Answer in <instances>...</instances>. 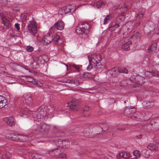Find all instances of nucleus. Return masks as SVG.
Segmentation results:
<instances>
[{
  "label": "nucleus",
  "instance_id": "nucleus-1",
  "mask_svg": "<svg viewBox=\"0 0 159 159\" xmlns=\"http://www.w3.org/2000/svg\"><path fill=\"white\" fill-rule=\"evenodd\" d=\"M89 64L87 67L88 70H91L93 65L95 67L98 68H102L105 67V66L102 65L100 61L102 60V57L99 54H94L90 56H88Z\"/></svg>",
  "mask_w": 159,
  "mask_h": 159
},
{
  "label": "nucleus",
  "instance_id": "nucleus-2",
  "mask_svg": "<svg viewBox=\"0 0 159 159\" xmlns=\"http://www.w3.org/2000/svg\"><path fill=\"white\" fill-rule=\"evenodd\" d=\"M28 112L24 111L20 115L21 116L24 117H28L29 116L30 117L32 116V117L35 118L37 119H41L44 117H45L47 115L46 112L44 109L42 107H39L38 108L37 111H30L29 114V115L27 116L26 115H28Z\"/></svg>",
  "mask_w": 159,
  "mask_h": 159
},
{
  "label": "nucleus",
  "instance_id": "nucleus-3",
  "mask_svg": "<svg viewBox=\"0 0 159 159\" xmlns=\"http://www.w3.org/2000/svg\"><path fill=\"white\" fill-rule=\"evenodd\" d=\"M89 25L87 22H82L79 24L76 28V32L80 35L84 34H87L89 32Z\"/></svg>",
  "mask_w": 159,
  "mask_h": 159
},
{
  "label": "nucleus",
  "instance_id": "nucleus-4",
  "mask_svg": "<svg viewBox=\"0 0 159 159\" xmlns=\"http://www.w3.org/2000/svg\"><path fill=\"white\" fill-rule=\"evenodd\" d=\"M49 128V126L45 124H40L34 125L32 129L34 133L38 134L40 133L48 132Z\"/></svg>",
  "mask_w": 159,
  "mask_h": 159
},
{
  "label": "nucleus",
  "instance_id": "nucleus-5",
  "mask_svg": "<svg viewBox=\"0 0 159 159\" xmlns=\"http://www.w3.org/2000/svg\"><path fill=\"white\" fill-rule=\"evenodd\" d=\"M131 24V21H128L126 24L125 26H122L121 30H120L119 29L118 31H121V32H122V34L126 36L131 31L132 29Z\"/></svg>",
  "mask_w": 159,
  "mask_h": 159
},
{
  "label": "nucleus",
  "instance_id": "nucleus-6",
  "mask_svg": "<svg viewBox=\"0 0 159 159\" xmlns=\"http://www.w3.org/2000/svg\"><path fill=\"white\" fill-rule=\"evenodd\" d=\"M0 16L2 23L4 25L2 27V29L3 30H7L8 29L11 25L10 23L9 20L7 19L5 15L3 13H0Z\"/></svg>",
  "mask_w": 159,
  "mask_h": 159
},
{
  "label": "nucleus",
  "instance_id": "nucleus-7",
  "mask_svg": "<svg viewBox=\"0 0 159 159\" xmlns=\"http://www.w3.org/2000/svg\"><path fill=\"white\" fill-rule=\"evenodd\" d=\"M7 136V135L5 136L0 135V139H4L5 138H7L9 139H11L12 140L15 141H19L20 138V134H12V135L9 134Z\"/></svg>",
  "mask_w": 159,
  "mask_h": 159
},
{
  "label": "nucleus",
  "instance_id": "nucleus-8",
  "mask_svg": "<svg viewBox=\"0 0 159 159\" xmlns=\"http://www.w3.org/2000/svg\"><path fill=\"white\" fill-rule=\"evenodd\" d=\"M28 29L32 34L36 33L37 32L36 24L35 22L30 21L27 26Z\"/></svg>",
  "mask_w": 159,
  "mask_h": 159
},
{
  "label": "nucleus",
  "instance_id": "nucleus-9",
  "mask_svg": "<svg viewBox=\"0 0 159 159\" xmlns=\"http://www.w3.org/2000/svg\"><path fill=\"white\" fill-rule=\"evenodd\" d=\"M64 22L61 20H59L55 23L51 28L50 30H52L56 28L57 30H61L64 29Z\"/></svg>",
  "mask_w": 159,
  "mask_h": 159
},
{
  "label": "nucleus",
  "instance_id": "nucleus-10",
  "mask_svg": "<svg viewBox=\"0 0 159 159\" xmlns=\"http://www.w3.org/2000/svg\"><path fill=\"white\" fill-rule=\"evenodd\" d=\"M78 101L77 100L74 99L71 101L68 102V106L73 111H77L79 109V107L78 106Z\"/></svg>",
  "mask_w": 159,
  "mask_h": 159
},
{
  "label": "nucleus",
  "instance_id": "nucleus-11",
  "mask_svg": "<svg viewBox=\"0 0 159 159\" xmlns=\"http://www.w3.org/2000/svg\"><path fill=\"white\" fill-rule=\"evenodd\" d=\"M136 111L135 108L134 107H126L124 109V114L126 116H129Z\"/></svg>",
  "mask_w": 159,
  "mask_h": 159
},
{
  "label": "nucleus",
  "instance_id": "nucleus-12",
  "mask_svg": "<svg viewBox=\"0 0 159 159\" xmlns=\"http://www.w3.org/2000/svg\"><path fill=\"white\" fill-rule=\"evenodd\" d=\"M3 120L9 126H12L15 125L14 118L12 116L5 117Z\"/></svg>",
  "mask_w": 159,
  "mask_h": 159
},
{
  "label": "nucleus",
  "instance_id": "nucleus-13",
  "mask_svg": "<svg viewBox=\"0 0 159 159\" xmlns=\"http://www.w3.org/2000/svg\"><path fill=\"white\" fill-rule=\"evenodd\" d=\"M53 40V36H51L50 34L48 33L43 38V43L44 44L50 43Z\"/></svg>",
  "mask_w": 159,
  "mask_h": 159
},
{
  "label": "nucleus",
  "instance_id": "nucleus-14",
  "mask_svg": "<svg viewBox=\"0 0 159 159\" xmlns=\"http://www.w3.org/2000/svg\"><path fill=\"white\" fill-rule=\"evenodd\" d=\"M64 11L66 14L69 12H74L75 10V6L74 5H70L64 7Z\"/></svg>",
  "mask_w": 159,
  "mask_h": 159
},
{
  "label": "nucleus",
  "instance_id": "nucleus-15",
  "mask_svg": "<svg viewBox=\"0 0 159 159\" xmlns=\"http://www.w3.org/2000/svg\"><path fill=\"white\" fill-rule=\"evenodd\" d=\"M32 99L30 95H26L24 97L22 101L24 103L30 106L31 105L32 103Z\"/></svg>",
  "mask_w": 159,
  "mask_h": 159
},
{
  "label": "nucleus",
  "instance_id": "nucleus-16",
  "mask_svg": "<svg viewBox=\"0 0 159 159\" xmlns=\"http://www.w3.org/2000/svg\"><path fill=\"white\" fill-rule=\"evenodd\" d=\"M41 63L38 57L33 59V61L31 64V66L34 69H36L39 67V65Z\"/></svg>",
  "mask_w": 159,
  "mask_h": 159
},
{
  "label": "nucleus",
  "instance_id": "nucleus-17",
  "mask_svg": "<svg viewBox=\"0 0 159 159\" xmlns=\"http://www.w3.org/2000/svg\"><path fill=\"white\" fill-rule=\"evenodd\" d=\"M121 15L122 16H123V18H119L117 19L116 21L115 24L113 26L110 27L109 28V29L111 31H115L116 30V29L118 28L119 27V23L117 22V20H121V19H124L125 18V16L121 14Z\"/></svg>",
  "mask_w": 159,
  "mask_h": 159
},
{
  "label": "nucleus",
  "instance_id": "nucleus-18",
  "mask_svg": "<svg viewBox=\"0 0 159 159\" xmlns=\"http://www.w3.org/2000/svg\"><path fill=\"white\" fill-rule=\"evenodd\" d=\"M7 104V100L3 97L0 96V109L3 108Z\"/></svg>",
  "mask_w": 159,
  "mask_h": 159
},
{
  "label": "nucleus",
  "instance_id": "nucleus-19",
  "mask_svg": "<svg viewBox=\"0 0 159 159\" xmlns=\"http://www.w3.org/2000/svg\"><path fill=\"white\" fill-rule=\"evenodd\" d=\"M53 143V144L57 146L56 148H58V150H59L58 148L61 147V145H62V140L60 139H58L52 141Z\"/></svg>",
  "mask_w": 159,
  "mask_h": 159
},
{
  "label": "nucleus",
  "instance_id": "nucleus-20",
  "mask_svg": "<svg viewBox=\"0 0 159 159\" xmlns=\"http://www.w3.org/2000/svg\"><path fill=\"white\" fill-rule=\"evenodd\" d=\"M38 57V60H39L41 63H44L48 60L47 56L45 55L40 56Z\"/></svg>",
  "mask_w": 159,
  "mask_h": 159
},
{
  "label": "nucleus",
  "instance_id": "nucleus-21",
  "mask_svg": "<svg viewBox=\"0 0 159 159\" xmlns=\"http://www.w3.org/2000/svg\"><path fill=\"white\" fill-rule=\"evenodd\" d=\"M97 125L100 126L104 131L107 130L108 128L107 124L104 122H101L98 123Z\"/></svg>",
  "mask_w": 159,
  "mask_h": 159
},
{
  "label": "nucleus",
  "instance_id": "nucleus-22",
  "mask_svg": "<svg viewBox=\"0 0 159 159\" xmlns=\"http://www.w3.org/2000/svg\"><path fill=\"white\" fill-rule=\"evenodd\" d=\"M141 36V34L139 32H137L131 37V38L136 42L140 41Z\"/></svg>",
  "mask_w": 159,
  "mask_h": 159
},
{
  "label": "nucleus",
  "instance_id": "nucleus-23",
  "mask_svg": "<svg viewBox=\"0 0 159 159\" xmlns=\"http://www.w3.org/2000/svg\"><path fill=\"white\" fill-rule=\"evenodd\" d=\"M145 75L147 77H151L153 76L158 75V73L154 71H146L145 72Z\"/></svg>",
  "mask_w": 159,
  "mask_h": 159
},
{
  "label": "nucleus",
  "instance_id": "nucleus-24",
  "mask_svg": "<svg viewBox=\"0 0 159 159\" xmlns=\"http://www.w3.org/2000/svg\"><path fill=\"white\" fill-rule=\"evenodd\" d=\"M118 70H117V68H113L109 71L111 75L113 77L116 76L118 75Z\"/></svg>",
  "mask_w": 159,
  "mask_h": 159
},
{
  "label": "nucleus",
  "instance_id": "nucleus-25",
  "mask_svg": "<svg viewBox=\"0 0 159 159\" xmlns=\"http://www.w3.org/2000/svg\"><path fill=\"white\" fill-rule=\"evenodd\" d=\"M119 156L120 157L128 158L130 157V154L129 152H122L119 154Z\"/></svg>",
  "mask_w": 159,
  "mask_h": 159
},
{
  "label": "nucleus",
  "instance_id": "nucleus-26",
  "mask_svg": "<svg viewBox=\"0 0 159 159\" xmlns=\"http://www.w3.org/2000/svg\"><path fill=\"white\" fill-rule=\"evenodd\" d=\"M81 78L83 80L88 79L92 77L91 74L90 73H83L81 76Z\"/></svg>",
  "mask_w": 159,
  "mask_h": 159
},
{
  "label": "nucleus",
  "instance_id": "nucleus-27",
  "mask_svg": "<svg viewBox=\"0 0 159 159\" xmlns=\"http://www.w3.org/2000/svg\"><path fill=\"white\" fill-rule=\"evenodd\" d=\"M132 44L131 41H129L127 43H124L122 46V48L125 51H128L130 49L129 45Z\"/></svg>",
  "mask_w": 159,
  "mask_h": 159
},
{
  "label": "nucleus",
  "instance_id": "nucleus-28",
  "mask_svg": "<svg viewBox=\"0 0 159 159\" xmlns=\"http://www.w3.org/2000/svg\"><path fill=\"white\" fill-rule=\"evenodd\" d=\"M57 150H58L57 148H55L52 150L49 151V154L51 156H53L54 155H57L58 154L59 152H57L58 151H57Z\"/></svg>",
  "mask_w": 159,
  "mask_h": 159
},
{
  "label": "nucleus",
  "instance_id": "nucleus-29",
  "mask_svg": "<svg viewBox=\"0 0 159 159\" xmlns=\"http://www.w3.org/2000/svg\"><path fill=\"white\" fill-rule=\"evenodd\" d=\"M112 18V16L111 14L106 16L104 19L103 24L105 25L108 24Z\"/></svg>",
  "mask_w": 159,
  "mask_h": 159
},
{
  "label": "nucleus",
  "instance_id": "nucleus-30",
  "mask_svg": "<svg viewBox=\"0 0 159 159\" xmlns=\"http://www.w3.org/2000/svg\"><path fill=\"white\" fill-rule=\"evenodd\" d=\"M157 45V44L154 43L152 44L149 46V48L148 49V52H150L151 51H153L156 49Z\"/></svg>",
  "mask_w": 159,
  "mask_h": 159
},
{
  "label": "nucleus",
  "instance_id": "nucleus-31",
  "mask_svg": "<svg viewBox=\"0 0 159 159\" xmlns=\"http://www.w3.org/2000/svg\"><path fill=\"white\" fill-rule=\"evenodd\" d=\"M70 147V142L67 140H62V145L61 147L64 148H67Z\"/></svg>",
  "mask_w": 159,
  "mask_h": 159
},
{
  "label": "nucleus",
  "instance_id": "nucleus-32",
  "mask_svg": "<svg viewBox=\"0 0 159 159\" xmlns=\"http://www.w3.org/2000/svg\"><path fill=\"white\" fill-rule=\"evenodd\" d=\"M143 11L139 12L136 16V20H140L143 19Z\"/></svg>",
  "mask_w": 159,
  "mask_h": 159
},
{
  "label": "nucleus",
  "instance_id": "nucleus-33",
  "mask_svg": "<svg viewBox=\"0 0 159 159\" xmlns=\"http://www.w3.org/2000/svg\"><path fill=\"white\" fill-rule=\"evenodd\" d=\"M158 143H156L154 144L151 143L148 146V148L151 150H155V149H157V148H156V146H157Z\"/></svg>",
  "mask_w": 159,
  "mask_h": 159
},
{
  "label": "nucleus",
  "instance_id": "nucleus-34",
  "mask_svg": "<svg viewBox=\"0 0 159 159\" xmlns=\"http://www.w3.org/2000/svg\"><path fill=\"white\" fill-rule=\"evenodd\" d=\"M19 141L21 142H25L28 141V138L26 135L20 134Z\"/></svg>",
  "mask_w": 159,
  "mask_h": 159
},
{
  "label": "nucleus",
  "instance_id": "nucleus-35",
  "mask_svg": "<svg viewBox=\"0 0 159 159\" xmlns=\"http://www.w3.org/2000/svg\"><path fill=\"white\" fill-rule=\"evenodd\" d=\"M146 107L147 109L152 107L154 105V103L153 101H148L146 102Z\"/></svg>",
  "mask_w": 159,
  "mask_h": 159
},
{
  "label": "nucleus",
  "instance_id": "nucleus-36",
  "mask_svg": "<svg viewBox=\"0 0 159 159\" xmlns=\"http://www.w3.org/2000/svg\"><path fill=\"white\" fill-rule=\"evenodd\" d=\"M142 153L143 156L145 158H148L149 156V152L147 149H143L142 151Z\"/></svg>",
  "mask_w": 159,
  "mask_h": 159
},
{
  "label": "nucleus",
  "instance_id": "nucleus-37",
  "mask_svg": "<svg viewBox=\"0 0 159 159\" xmlns=\"http://www.w3.org/2000/svg\"><path fill=\"white\" fill-rule=\"evenodd\" d=\"M104 2L103 0H100L99 1L95 3L94 5V6L95 7L98 8L101 7Z\"/></svg>",
  "mask_w": 159,
  "mask_h": 159
},
{
  "label": "nucleus",
  "instance_id": "nucleus-38",
  "mask_svg": "<svg viewBox=\"0 0 159 159\" xmlns=\"http://www.w3.org/2000/svg\"><path fill=\"white\" fill-rule=\"evenodd\" d=\"M70 66L71 67H74L75 69L77 70L78 71H80L82 66L79 65H76L74 64H69Z\"/></svg>",
  "mask_w": 159,
  "mask_h": 159
},
{
  "label": "nucleus",
  "instance_id": "nucleus-39",
  "mask_svg": "<svg viewBox=\"0 0 159 159\" xmlns=\"http://www.w3.org/2000/svg\"><path fill=\"white\" fill-rule=\"evenodd\" d=\"M59 36L58 35H54L53 36V40L54 43H57V41L59 39Z\"/></svg>",
  "mask_w": 159,
  "mask_h": 159
},
{
  "label": "nucleus",
  "instance_id": "nucleus-40",
  "mask_svg": "<svg viewBox=\"0 0 159 159\" xmlns=\"http://www.w3.org/2000/svg\"><path fill=\"white\" fill-rule=\"evenodd\" d=\"M128 81L126 80H124L120 82V85L122 87L126 86L127 84Z\"/></svg>",
  "mask_w": 159,
  "mask_h": 159
},
{
  "label": "nucleus",
  "instance_id": "nucleus-41",
  "mask_svg": "<svg viewBox=\"0 0 159 159\" xmlns=\"http://www.w3.org/2000/svg\"><path fill=\"white\" fill-rule=\"evenodd\" d=\"M118 71L120 73H128L127 70L125 68L122 67L119 68Z\"/></svg>",
  "mask_w": 159,
  "mask_h": 159
},
{
  "label": "nucleus",
  "instance_id": "nucleus-42",
  "mask_svg": "<svg viewBox=\"0 0 159 159\" xmlns=\"http://www.w3.org/2000/svg\"><path fill=\"white\" fill-rule=\"evenodd\" d=\"M133 154L134 156H136L137 157H140L141 154V152L139 151L135 150L134 151Z\"/></svg>",
  "mask_w": 159,
  "mask_h": 159
},
{
  "label": "nucleus",
  "instance_id": "nucleus-43",
  "mask_svg": "<svg viewBox=\"0 0 159 159\" xmlns=\"http://www.w3.org/2000/svg\"><path fill=\"white\" fill-rule=\"evenodd\" d=\"M89 107L87 106H85L83 109L82 111L84 113V116H87L88 115V114H86V112L89 111Z\"/></svg>",
  "mask_w": 159,
  "mask_h": 159
},
{
  "label": "nucleus",
  "instance_id": "nucleus-44",
  "mask_svg": "<svg viewBox=\"0 0 159 159\" xmlns=\"http://www.w3.org/2000/svg\"><path fill=\"white\" fill-rule=\"evenodd\" d=\"M37 154H33L32 155V157L33 159H40L41 158Z\"/></svg>",
  "mask_w": 159,
  "mask_h": 159
},
{
  "label": "nucleus",
  "instance_id": "nucleus-45",
  "mask_svg": "<svg viewBox=\"0 0 159 159\" xmlns=\"http://www.w3.org/2000/svg\"><path fill=\"white\" fill-rule=\"evenodd\" d=\"M64 7H63L61 8L59 11L58 13L59 14H61V15H63V14H66L65 13V12L64 11Z\"/></svg>",
  "mask_w": 159,
  "mask_h": 159
},
{
  "label": "nucleus",
  "instance_id": "nucleus-46",
  "mask_svg": "<svg viewBox=\"0 0 159 159\" xmlns=\"http://www.w3.org/2000/svg\"><path fill=\"white\" fill-rule=\"evenodd\" d=\"M26 50L28 52H31L33 50V48L32 46H28L26 47Z\"/></svg>",
  "mask_w": 159,
  "mask_h": 159
},
{
  "label": "nucleus",
  "instance_id": "nucleus-47",
  "mask_svg": "<svg viewBox=\"0 0 159 159\" xmlns=\"http://www.w3.org/2000/svg\"><path fill=\"white\" fill-rule=\"evenodd\" d=\"M7 0H0V5H5L7 4Z\"/></svg>",
  "mask_w": 159,
  "mask_h": 159
},
{
  "label": "nucleus",
  "instance_id": "nucleus-48",
  "mask_svg": "<svg viewBox=\"0 0 159 159\" xmlns=\"http://www.w3.org/2000/svg\"><path fill=\"white\" fill-rule=\"evenodd\" d=\"M26 80L28 82H32L33 80V78L31 77H27Z\"/></svg>",
  "mask_w": 159,
  "mask_h": 159
},
{
  "label": "nucleus",
  "instance_id": "nucleus-49",
  "mask_svg": "<svg viewBox=\"0 0 159 159\" xmlns=\"http://www.w3.org/2000/svg\"><path fill=\"white\" fill-rule=\"evenodd\" d=\"M143 116L142 115L141 113H139L137 114V116H136V117L139 119H142L143 118Z\"/></svg>",
  "mask_w": 159,
  "mask_h": 159
},
{
  "label": "nucleus",
  "instance_id": "nucleus-50",
  "mask_svg": "<svg viewBox=\"0 0 159 159\" xmlns=\"http://www.w3.org/2000/svg\"><path fill=\"white\" fill-rule=\"evenodd\" d=\"M75 84L76 85H78L80 84V82L78 80H73V84Z\"/></svg>",
  "mask_w": 159,
  "mask_h": 159
},
{
  "label": "nucleus",
  "instance_id": "nucleus-51",
  "mask_svg": "<svg viewBox=\"0 0 159 159\" xmlns=\"http://www.w3.org/2000/svg\"><path fill=\"white\" fill-rule=\"evenodd\" d=\"M136 79H137L138 80H143V79H144V78L142 76H137L135 78ZM140 81L138 80V82H139Z\"/></svg>",
  "mask_w": 159,
  "mask_h": 159
},
{
  "label": "nucleus",
  "instance_id": "nucleus-52",
  "mask_svg": "<svg viewBox=\"0 0 159 159\" xmlns=\"http://www.w3.org/2000/svg\"><path fill=\"white\" fill-rule=\"evenodd\" d=\"M19 25V24L18 23H16L15 24V27L17 31H19L20 30Z\"/></svg>",
  "mask_w": 159,
  "mask_h": 159
},
{
  "label": "nucleus",
  "instance_id": "nucleus-53",
  "mask_svg": "<svg viewBox=\"0 0 159 159\" xmlns=\"http://www.w3.org/2000/svg\"><path fill=\"white\" fill-rule=\"evenodd\" d=\"M143 135L142 134H139V135H136V138L137 139H140L141 138H142Z\"/></svg>",
  "mask_w": 159,
  "mask_h": 159
},
{
  "label": "nucleus",
  "instance_id": "nucleus-54",
  "mask_svg": "<svg viewBox=\"0 0 159 159\" xmlns=\"http://www.w3.org/2000/svg\"><path fill=\"white\" fill-rule=\"evenodd\" d=\"M66 82L68 83L73 84V80L70 79L67 80Z\"/></svg>",
  "mask_w": 159,
  "mask_h": 159
},
{
  "label": "nucleus",
  "instance_id": "nucleus-55",
  "mask_svg": "<svg viewBox=\"0 0 159 159\" xmlns=\"http://www.w3.org/2000/svg\"><path fill=\"white\" fill-rule=\"evenodd\" d=\"M37 85H38L40 87H42L43 86V84L42 83L40 82L39 81H38Z\"/></svg>",
  "mask_w": 159,
  "mask_h": 159
},
{
  "label": "nucleus",
  "instance_id": "nucleus-56",
  "mask_svg": "<svg viewBox=\"0 0 159 159\" xmlns=\"http://www.w3.org/2000/svg\"><path fill=\"white\" fill-rule=\"evenodd\" d=\"M140 24V22H138L135 24H134V26L135 27H137L138 26H139Z\"/></svg>",
  "mask_w": 159,
  "mask_h": 159
},
{
  "label": "nucleus",
  "instance_id": "nucleus-57",
  "mask_svg": "<svg viewBox=\"0 0 159 159\" xmlns=\"http://www.w3.org/2000/svg\"><path fill=\"white\" fill-rule=\"evenodd\" d=\"M38 82V80H37L36 79H34L33 78V81H32V83H33V84H37Z\"/></svg>",
  "mask_w": 159,
  "mask_h": 159
},
{
  "label": "nucleus",
  "instance_id": "nucleus-58",
  "mask_svg": "<svg viewBox=\"0 0 159 159\" xmlns=\"http://www.w3.org/2000/svg\"><path fill=\"white\" fill-rule=\"evenodd\" d=\"M117 130H124L125 129L124 128H118L117 129Z\"/></svg>",
  "mask_w": 159,
  "mask_h": 159
},
{
  "label": "nucleus",
  "instance_id": "nucleus-59",
  "mask_svg": "<svg viewBox=\"0 0 159 159\" xmlns=\"http://www.w3.org/2000/svg\"><path fill=\"white\" fill-rule=\"evenodd\" d=\"M155 148H157V149H155V150H159V143H158V145L157 146H156Z\"/></svg>",
  "mask_w": 159,
  "mask_h": 159
},
{
  "label": "nucleus",
  "instance_id": "nucleus-60",
  "mask_svg": "<svg viewBox=\"0 0 159 159\" xmlns=\"http://www.w3.org/2000/svg\"><path fill=\"white\" fill-rule=\"evenodd\" d=\"M3 159H9V157H7V156L6 155V156L5 157L3 158Z\"/></svg>",
  "mask_w": 159,
  "mask_h": 159
},
{
  "label": "nucleus",
  "instance_id": "nucleus-61",
  "mask_svg": "<svg viewBox=\"0 0 159 159\" xmlns=\"http://www.w3.org/2000/svg\"><path fill=\"white\" fill-rule=\"evenodd\" d=\"M158 28H159V21H158ZM157 34H159V32L158 33H157Z\"/></svg>",
  "mask_w": 159,
  "mask_h": 159
},
{
  "label": "nucleus",
  "instance_id": "nucleus-62",
  "mask_svg": "<svg viewBox=\"0 0 159 159\" xmlns=\"http://www.w3.org/2000/svg\"><path fill=\"white\" fill-rule=\"evenodd\" d=\"M2 157V155L0 153V159H1Z\"/></svg>",
  "mask_w": 159,
  "mask_h": 159
},
{
  "label": "nucleus",
  "instance_id": "nucleus-63",
  "mask_svg": "<svg viewBox=\"0 0 159 159\" xmlns=\"http://www.w3.org/2000/svg\"><path fill=\"white\" fill-rule=\"evenodd\" d=\"M124 9L125 11H126L127 10V7H124Z\"/></svg>",
  "mask_w": 159,
  "mask_h": 159
},
{
  "label": "nucleus",
  "instance_id": "nucleus-64",
  "mask_svg": "<svg viewBox=\"0 0 159 159\" xmlns=\"http://www.w3.org/2000/svg\"><path fill=\"white\" fill-rule=\"evenodd\" d=\"M54 127L55 128H56V127L55 126H54Z\"/></svg>",
  "mask_w": 159,
  "mask_h": 159
}]
</instances>
